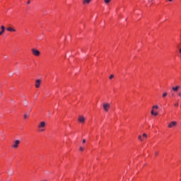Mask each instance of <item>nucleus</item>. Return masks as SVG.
I'll return each mask as SVG.
<instances>
[{"mask_svg":"<svg viewBox=\"0 0 181 181\" xmlns=\"http://www.w3.org/2000/svg\"><path fill=\"white\" fill-rule=\"evenodd\" d=\"M37 131L40 133L45 132L46 131V122H40L37 126Z\"/></svg>","mask_w":181,"mask_h":181,"instance_id":"f257e3e1","label":"nucleus"},{"mask_svg":"<svg viewBox=\"0 0 181 181\" xmlns=\"http://www.w3.org/2000/svg\"><path fill=\"white\" fill-rule=\"evenodd\" d=\"M158 110H159V106H158V105H153L151 111V115L153 117H158V115H159Z\"/></svg>","mask_w":181,"mask_h":181,"instance_id":"f03ea898","label":"nucleus"},{"mask_svg":"<svg viewBox=\"0 0 181 181\" xmlns=\"http://www.w3.org/2000/svg\"><path fill=\"white\" fill-rule=\"evenodd\" d=\"M103 108L105 112H108V111H110V108H111V104L108 103H103Z\"/></svg>","mask_w":181,"mask_h":181,"instance_id":"7ed1b4c3","label":"nucleus"},{"mask_svg":"<svg viewBox=\"0 0 181 181\" xmlns=\"http://www.w3.org/2000/svg\"><path fill=\"white\" fill-rule=\"evenodd\" d=\"M21 144V141L19 140H16L13 142L12 145H11V148L13 149H18V148H19V145Z\"/></svg>","mask_w":181,"mask_h":181,"instance_id":"20e7f679","label":"nucleus"},{"mask_svg":"<svg viewBox=\"0 0 181 181\" xmlns=\"http://www.w3.org/2000/svg\"><path fill=\"white\" fill-rule=\"evenodd\" d=\"M147 139H148V134L145 133H144L143 135L138 136L139 141H141V142L144 141H146Z\"/></svg>","mask_w":181,"mask_h":181,"instance_id":"39448f33","label":"nucleus"},{"mask_svg":"<svg viewBox=\"0 0 181 181\" xmlns=\"http://www.w3.org/2000/svg\"><path fill=\"white\" fill-rule=\"evenodd\" d=\"M176 127H177V122L176 121H172L168 125V128L170 129L176 128Z\"/></svg>","mask_w":181,"mask_h":181,"instance_id":"423d86ee","label":"nucleus"},{"mask_svg":"<svg viewBox=\"0 0 181 181\" xmlns=\"http://www.w3.org/2000/svg\"><path fill=\"white\" fill-rule=\"evenodd\" d=\"M31 52L34 56H36L37 57L40 56V51L36 49H32Z\"/></svg>","mask_w":181,"mask_h":181,"instance_id":"0eeeda50","label":"nucleus"},{"mask_svg":"<svg viewBox=\"0 0 181 181\" xmlns=\"http://www.w3.org/2000/svg\"><path fill=\"white\" fill-rule=\"evenodd\" d=\"M86 117L84 116H79L78 118V122L79 124H84L86 122Z\"/></svg>","mask_w":181,"mask_h":181,"instance_id":"6e6552de","label":"nucleus"},{"mask_svg":"<svg viewBox=\"0 0 181 181\" xmlns=\"http://www.w3.org/2000/svg\"><path fill=\"white\" fill-rule=\"evenodd\" d=\"M40 84H42V80L40 79H37L35 81V86L36 88H39L40 87Z\"/></svg>","mask_w":181,"mask_h":181,"instance_id":"1a4fd4ad","label":"nucleus"},{"mask_svg":"<svg viewBox=\"0 0 181 181\" xmlns=\"http://www.w3.org/2000/svg\"><path fill=\"white\" fill-rule=\"evenodd\" d=\"M86 148H87V146L86 144L81 145L79 148V151L81 152H84V151H86Z\"/></svg>","mask_w":181,"mask_h":181,"instance_id":"9d476101","label":"nucleus"},{"mask_svg":"<svg viewBox=\"0 0 181 181\" xmlns=\"http://www.w3.org/2000/svg\"><path fill=\"white\" fill-rule=\"evenodd\" d=\"M172 90H173V91H177V90L181 91V86H174L173 87Z\"/></svg>","mask_w":181,"mask_h":181,"instance_id":"9b49d317","label":"nucleus"},{"mask_svg":"<svg viewBox=\"0 0 181 181\" xmlns=\"http://www.w3.org/2000/svg\"><path fill=\"white\" fill-rule=\"evenodd\" d=\"M1 31H0V36H1V35H4V33L5 32V26L4 25H1Z\"/></svg>","mask_w":181,"mask_h":181,"instance_id":"f8f14e48","label":"nucleus"},{"mask_svg":"<svg viewBox=\"0 0 181 181\" xmlns=\"http://www.w3.org/2000/svg\"><path fill=\"white\" fill-rule=\"evenodd\" d=\"M6 30H8V32H16V30L11 27L7 28Z\"/></svg>","mask_w":181,"mask_h":181,"instance_id":"ddd939ff","label":"nucleus"},{"mask_svg":"<svg viewBox=\"0 0 181 181\" xmlns=\"http://www.w3.org/2000/svg\"><path fill=\"white\" fill-rule=\"evenodd\" d=\"M172 95H173V97H176V95H181V93L177 91H174V92H173Z\"/></svg>","mask_w":181,"mask_h":181,"instance_id":"4468645a","label":"nucleus"},{"mask_svg":"<svg viewBox=\"0 0 181 181\" xmlns=\"http://www.w3.org/2000/svg\"><path fill=\"white\" fill-rule=\"evenodd\" d=\"M90 2H91V0H83V5H88Z\"/></svg>","mask_w":181,"mask_h":181,"instance_id":"2eb2a0df","label":"nucleus"},{"mask_svg":"<svg viewBox=\"0 0 181 181\" xmlns=\"http://www.w3.org/2000/svg\"><path fill=\"white\" fill-rule=\"evenodd\" d=\"M105 4H106V5H108V4H110V2H111V0H104Z\"/></svg>","mask_w":181,"mask_h":181,"instance_id":"dca6fc26","label":"nucleus"},{"mask_svg":"<svg viewBox=\"0 0 181 181\" xmlns=\"http://www.w3.org/2000/svg\"><path fill=\"white\" fill-rule=\"evenodd\" d=\"M23 118L24 119H28V118H29V115H28V114H25Z\"/></svg>","mask_w":181,"mask_h":181,"instance_id":"f3484780","label":"nucleus"},{"mask_svg":"<svg viewBox=\"0 0 181 181\" xmlns=\"http://www.w3.org/2000/svg\"><path fill=\"white\" fill-rule=\"evenodd\" d=\"M168 95V93H164L163 94V98H165V97H166Z\"/></svg>","mask_w":181,"mask_h":181,"instance_id":"a211bd4d","label":"nucleus"},{"mask_svg":"<svg viewBox=\"0 0 181 181\" xmlns=\"http://www.w3.org/2000/svg\"><path fill=\"white\" fill-rule=\"evenodd\" d=\"M174 107H179V103H175V104H174Z\"/></svg>","mask_w":181,"mask_h":181,"instance_id":"6ab92c4d","label":"nucleus"},{"mask_svg":"<svg viewBox=\"0 0 181 181\" xmlns=\"http://www.w3.org/2000/svg\"><path fill=\"white\" fill-rule=\"evenodd\" d=\"M109 78H110V80L112 79V78H114V75H113V74L110 75V77H109Z\"/></svg>","mask_w":181,"mask_h":181,"instance_id":"aec40b11","label":"nucleus"},{"mask_svg":"<svg viewBox=\"0 0 181 181\" xmlns=\"http://www.w3.org/2000/svg\"><path fill=\"white\" fill-rule=\"evenodd\" d=\"M82 145H86V139H83L82 141Z\"/></svg>","mask_w":181,"mask_h":181,"instance_id":"412c9836","label":"nucleus"},{"mask_svg":"<svg viewBox=\"0 0 181 181\" xmlns=\"http://www.w3.org/2000/svg\"><path fill=\"white\" fill-rule=\"evenodd\" d=\"M27 4H28V5H29L30 4V0H28Z\"/></svg>","mask_w":181,"mask_h":181,"instance_id":"4be33fe9","label":"nucleus"},{"mask_svg":"<svg viewBox=\"0 0 181 181\" xmlns=\"http://www.w3.org/2000/svg\"><path fill=\"white\" fill-rule=\"evenodd\" d=\"M169 2H173V0H168Z\"/></svg>","mask_w":181,"mask_h":181,"instance_id":"5701e85b","label":"nucleus"}]
</instances>
